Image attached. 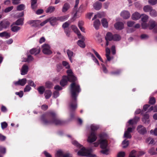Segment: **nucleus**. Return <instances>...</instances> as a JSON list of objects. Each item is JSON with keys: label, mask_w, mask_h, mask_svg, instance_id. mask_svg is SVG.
<instances>
[{"label": "nucleus", "mask_w": 157, "mask_h": 157, "mask_svg": "<svg viewBox=\"0 0 157 157\" xmlns=\"http://www.w3.org/2000/svg\"><path fill=\"white\" fill-rule=\"evenodd\" d=\"M70 6L69 4L67 3H65L63 7L62 11L64 13L66 12L70 8Z\"/></svg>", "instance_id": "4be33fe9"}, {"label": "nucleus", "mask_w": 157, "mask_h": 157, "mask_svg": "<svg viewBox=\"0 0 157 157\" xmlns=\"http://www.w3.org/2000/svg\"><path fill=\"white\" fill-rule=\"evenodd\" d=\"M93 25L94 27L96 29H98L99 26L100 25V21L98 19L95 20L94 22Z\"/></svg>", "instance_id": "393cba45"}, {"label": "nucleus", "mask_w": 157, "mask_h": 157, "mask_svg": "<svg viewBox=\"0 0 157 157\" xmlns=\"http://www.w3.org/2000/svg\"><path fill=\"white\" fill-rule=\"evenodd\" d=\"M148 153L151 155H154L156 154L155 149L154 148H151L148 151Z\"/></svg>", "instance_id": "09e8293b"}, {"label": "nucleus", "mask_w": 157, "mask_h": 157, "mask_svg": "<svg viewBox=\"0 0 157 157\" xmlns=\"http://www.w3.org/2000/svg\"><path fill=\"white\" fill-rule=\"evenodd\" d=\"M65 154L63 151L59 150L57 151L55 155L56 157H62Z\"/></svg>", "instance_id": "a878e982"}, {"label": "nucleus", "mask_w": 157, "mask_h": 157, "mask_svg": "<svg viewBox=\"0 0 157 157\" xmlns=\"http://www.w3.org/2000/svg\"><path fill=\"white\" fill-rule=\"evenodd\" d=\"M28 23L31 26L33 27H37L40 23L39 20H31L28 21Z\"/></svg>", "instance_id": "ddd939ff"}, {"label": "nucleus", "mask_w": 157, "mask_h": 157, "mask_svg": "<svg viewBox=\"0 0 157 157\" xmlns=\"http://www.w3.org/2000/svg\"><path fill=\"white\" fill-rule=\"evenodd\" d=\"M148 2L151 5H155L157 3V0H149Z\"/></svg>", "instance_id": "bf43d9fd"}, {"label": "nucleus", "mask_w": 157, "mask_h": 157, "mask_svg": "<svg viewBox=\"0 0 157 157\" xmlns=\"http://www.w3.org/2000/svg\"><path fill=\"white\" fill-rule=\"evenodd\" d=\"M45 85L46 87L49 88L52 86L53 84L51 82L48 81L46 82Z\"/></svg>", "instance_id": "052dcab7"}, {"label": "nucleus", "mask_w": 157, "mask_h": 157, "mask_svg": "<svg viewBox=\"0 0 157 157\" xmlns=\"http://www.w3.org/2000/svg\"><path fill=\"white\" fill-rule=\"evenodd\" d=\"M121 16L123 18L127 19L130 17V14L128 11L124 10L121 13Z\"/></svg>", "instance_id": "f8f14e48"}, {"label": "nucleus", "mask_w": 157, "mask_h": 157, "mask_svg": "<svg viewBox=\"0 0 157 157\" xmlns=\"http://www.w3.org/2000/svg\"><path fill=\"white\" fill-rule=\"evenodd\" d=\"M151 134L157 136V128H155L154 130H151L150 131Z\"/></svg>", "instance_id": "e2e57ef3"}, {"label": "nucleus", "mask_w": 157, "mask_h": 157, "mask_svg": "<svg viewBox=\"0 0 157 157\" xmlns=\"http://www.w3.org/2000/svg\"><path fill=\"white\" fill-rule=\"evenodd\" d=\"M67 52L69 59L70 61L72 63V57L73 56V53L72 51L69 50H67Z\"/></svg>", "instance_id": "7c9ffc66"}, {"label": "nucleus", "mask_w": 157, "mask_h": 157, "mask_svg": "<svg viewBox=\"0 0 157 157\" xmlns=\"http://www.w3.org/2000/svg\"><path fill=\"white\" fill-rule=\"evenodd\" d=\"M124 24L122 22H117L114 25L115 28L119 30H121L124 28Z\"/></svg>", "instance_id": "f3484780"}, {"label": "nucleus", "mask_w": 157, "mask_h": 157, "mask_svg": "<svg viewBox=\"0 0 157 157\" xmlns=\"http://www.w3.org/2000/svg\"><path fill=\"white\" fill-rule=\"evenodd\" d=\"M65 32L67 36L69 37L70 35V31L68 29H64Z\"/></svg>", "instance_id": "0e129e2a"}, {"label": "nucleus", "mask_w": 157, "mask_h": 157, "mask_svg": "<svg viewBox=\"0 0 157 157\" xmlns=\"http://www.w3.org/2000/svg\"><path fill=\"white\" fill-rule=\"evenodd\" d=\"M99 137L100 139L98 140V141L94 143V146L95 147H98L99 144L101 145V142L102 140L101 139L107 140V139L108 138V136L105 133L100 134Z\"/></svg>", "instance_id": "0eeeda50"}, {"label": "nucleus", "mask_w": 157, "mask_h": 157, "mask_svg": "<svg viewBox=\"0 0 157 157\" xmlns=\"http://www.w3.org/2000/svg\"><path fill=\"white\" fill-rule=\"evenodd\" d=\"M13 9V6H11L10 7H8L5 9L4 10V12L5 13H8L11 11Z\"/></svg>", "instance_id": "6e6d98bb"}, {"label": "nucleus", "mask_w": 157, "mask_h": 157, "mask_svg": "<svg viewBox=\"0 0 157 157\" xmlns=\"http://www.w3.org/2000/svg\"><path fill=\"white\" fill-rule=\"evenodd\" d=\"M129 145V142L128 140H124L122 142V147L123 148H125L127 147Z\"/></svg>", "instance_id": "58836bf2"}, {"label": "nucleus", "mask_w": 157, "mask_h": 157, "mask_svg": "<svg viewBox=\"0 0 157 157\" xmlns=\"http://www.w3.org/2000/svg\"><path fill=\"white\" fill-rule=\"evenodd\" d=\"M40 52V50L39 48H33L31 49L30 51L31 54L34 55H36L39 54Z\"/></svg>", "instance_id": "412c9836"}, {"label": "nucleus", "mask_w": 157, "mask_h": 157, "mask_svg": "<svg viewBox=\"0 0 157 157\" xmlns=\"http://www.w3.org/2000/svg\"><path fill=\"white\" fill-rule=\"evenodd\" d=\"M37 90L40 94H42L44 90V86H40L38 88Z\"/></svg>", "instance_id": "de8ad7c7"}, {"label": "nucleus", "mask_w": 157, "mask_h": 157, "mask_svg": "<svg viewBox=\"0 0 157 157\" xmlns=\"http://www.w3.org/2000/svg\"><path fill=\"white\" fill-rule=\"evenodd\" d=\"M135 128V127H133L132 128H128L126 131H125L124 137L128 138H131V136L130 133L132 132V130Z\"/></svg>", "instance_id": "1a4fd4ad"}, {"label": "nucleus", "mask_w": 157, "mask_h": 157, "mask_svg": "<svg viewBox=\"0 0 157 157\" xmlns=\"http://www.w3.org/2000/svg\"><path fill=\"white\" fill-rule=\"evenodd\" d=\"M93 13H88L86 15L87 18L89 19H90L91 17L93 16Z\"/></svg>", "instance_id": "69168bd1"}, {"label": "nucleus", "mask_w": 157, "mask_h": 157, "mask_svg": "<svg viewBox=\"0 0 157 157\" xmlns=\"http://www.w3.org/2000/svg\"><path fill=\"white\" fill-rule=\"evenodd\" d=\"M69 15H68L63 16L57 17L58 21H63L67 19L69 17Z\"/></svg>", "instance_id": "c756f323"}, {"label": "nucleus", "mask_w": 157, "mask_h": 157, "mask_svg": "<svg viewBox=\"0 0 157 157\" xmlns=\"http://www.w3.org/2000/svg\"><path fill=\"white\" fill-rule=\"evenodd\" d=\"M62 64L66 68H69L70 67L69 63L65 61H63L62 62Z\"/></svg>", "instance_id": "864d4df0"}, {"label": "nucleus", "mask_w": 157, "mask_h": 157, "mask_svg": "<svg viewBox=\"0 0 157 157\" xmlns=\"http://www.w3.org/2000/svg\"><path fill=\"white\" fill-rule=\"evenodd\" d=\"M70 24V23H69L68 22H66L63 25L62 27L65 29V28L68 27Z\"/></svg>", "instance_id": "774afa93"}, {"label": "nucleus", "mask_w": 157, "mask_h": 157, "mask_svg": "<svg viewBox=\"0 0 157 157\" xmlns=\"http://www.w3.org/2000/svg\"><path fill=\"white\" fill-rule=\"evenodd\" d=\"M137 129L138 132L141 134H144L146 132V128L141 125L138 126Z\"/></svg>", "instance_id": "dca6fc26"}, {"label": "nucleus", "mask_w": 157, "mask_h": 157, "mask_svg": "<svg viewBox=\"0 0 157 157\" xmlns=\"http://www.w3.org/2000/svg\"><path fill=\"white\" fill-rule=\"evenodd\" d=\"M141 15L137 12H135L132 15V18L134 20H137L139 19L141 17Z\"/></svg>", "instance_id": "aec40b11"}, {"label": "nucleus", "mask_w": 157, "mask_h": 157, "mask_svg": "<svg viewBox=\"0 0 157 157\" xmlns=\"http://www.w3.org/2000/svg\"><path fill=\"white\" fill-rule=\"evenodd\" d=\"M152 9V8L151 6L148 5H146L144 7L143 10L145 12H150V11Z\"/></svg>", "instance_id": "4c0bfd02"}, {"label": "nucleus", "mask_w": 157, "mask_h": 157, "mask_svg": "<svg viewBox=\"0 0 157 157\" xmlns=\"http://www.w3.org/2000/svg\"><path fill=\"white\" fill-rule=\"evenodd\" d=\"M149 116L147 114H145L142 119V121L143 122L145 123H148L149 122Z\"/></svg>", "instance_id": "cd10ccee"}, {"label": "nucleus", "mask_w": 157, "mask_h": 157, "mask_svg": "<svg viewBox=\"0 0 157 157\" xmlns=\"http://www.w3.org/2000/svg\"><path fill=\"white\" fill-rule=\"evenodd\" d=\"M149 103L151 104H154L155 102V99L154 97H151L150 98Z\"/></svg>", "instance_id": "13d9d810"}, {"label": "nucleus", "mask_w": 157, "mask_h": 157, "mask_svg": "<svg viewBox=\"0 0 157 157\" xmlns=\"http://www.w3.org/2000/svg\"><path fill=\"white\" fill-rule=\"evenodd\" d=\"M125 155V153L124 151H120L117 154L118 157H124Z\"/></svg>", "instance_id": "5fc2aeb1"}, {"label": "nucleus", "mask_w": 157, "mask_h": 157, "mask_svg": "<svg viewBox=\"0 0 157 157\" xmlns=\"http://www.w3.org/2000/svg\"><path fill=\"white\" fill-rule=\"evenodd\" d=\"M25 8V6L24 4H20L17 6V10H22Z\"/></svg>", "instance_id": "37998d69"}, {"label": "nucleus", "mask_w": 157, "mask_h": 157, "mask_svg": "<svg viewBox=\"0 0 157 157\" xmlns=\"http://www.w3.org/2000/svg\"><path fill=\"white\" fill-rule=\"evenodd\" d=\"M156 23L153 20L150 21L149 22L148 28L150 29H152L155 26Z\"/></svg>", "instance_id": "2f4dec72"}, {"label": "nucleus", "mask_w": 157, "mask_h": 157, "mask_svg": "<svg viewBox=\"0 0 157 157\" xmlns=\"http://www.w3.org/2000/svg\"><path fill=\"white\" fill-rule=\"evenodd\" d=\"M52 92L49 90H46L44 93V95L46 99L49 98L51 96Z\"/></svg>", "instance_id": "e433bc0d"}, {"label": "nucleus", "mask_w": 157, "mask_h": 157, "mask_svg": "<svg viewBox=\"0 0 157 157\" xmlns=\"http://www.w3.org/2000/svg\"><path fill=\"white\" fill-rule=\"evenodd\" d=\"M85 10L84 6L83 5H81L79 8L78 11L79 12L82 13Z\"/></svg>", "instance_id": "8fccbe9b"}, {"label": "nucleus", "mask_w": 157, "mask_h": 157, "mask_svg": "<svg viewBox=\"0 0 157 157\" xmlns=\"http://www.w3.org/2000/svg\"><path fill=\"white\" fill-rule=\"evenodd\" d=\"M23 20L24 19L23 18H20L16 22V24L17 25H22L23 23Z\"/></svg>", "instance_id": "a19ab883"}, {"label": "nucleus", "mask_w": 157, "mask_h": 157, "mask_svg": "<svg viewBox=\"0 0 157 157\" xmlns=\"http://www.w3.org/2000/svg\"><path fill=\"white\" fill-rule=\"evenodd\" d=\"M48 19L49 22L52 26H55L58 24V19L57 17H52Z\"/></svg>", "instance_id": "9d476101"}, {"label": "nucleus", "mask_w": 157, "mask_h": 157, "mask_svg": "<svg viewBox=\"0 0 157 157\" xmlns=\"http://www.w3.org/2000/svg\"><path fill=\"white\" fill-rule=\"evenodd\" d=\"M151 111H153L154 112H157V105L154 107L151 106L148 110V112H150Z\"/></svg>", "instance_id": "79ce46f5"}, {"label": "nucleus", "mask_w": 157, "mask_h": 157, "mask_svg": "<svg viewBox=\"0 0 157 157\" xmlns=\"http://www.w3.org/2000/svg\"><path fill=\"white\" fill-rule=\"evenodd\" d=\"M99 128L98 125H95L94 124H92L90 125V129L91 132H94L95 130H97Z\"/></svg>", "instance_id": "c9c22d12"}, {"label": "nucleus", "mask_w": 157, "mask_h": 157, "mask_svg": "<svg viewBox=\"0 0 157 157\" xmlns=\"http://www.w3.org/2000/svg\"><path fill=\"white\" fill-rule=\"evenodd\" d=\"M93 6L95 10H99L101 8L102 4L100 2H97L94 4Z\"/></svg>", "instance_id": "a211bd4d"}, {"label": "nucleus", "mask_w": 157, "mask_h": 157, "mask_svg": "<svg viewBox=\"0 0 157 157\" xmlns=\"http://www.w3.org/2000/svg\"><path fill=\"white\" fill-rule=\"evenodd\" d=\"M150 14L151 16L153 17H155L157 15V13L155 10L152 9L150 11Z\"/></svg>", "instance_id": "a18cd8bd"}, {"label": "nucleus", "mask_w": 157, "mask_h": 157, "mask_svg": "<svg viewBox=\"0 0 157 157\" xmlns=\"http://www.w3.org/2000/svg\"><path fill=\"white\" fill-rule=\"evenodd\" d=\"M146 141L148 144H152L153 143L154 140L152 139L149 138L147 139Z\"/></svg>", "instance_id": "603ef678"}, {"label": "nucleus", "mask_w": 157, "mask_h": 157, "mask_svg": "<svg viewBox=\"0 0 157 157\" xmlns=\"http://www.w3.org/2000/svg\"><path fill=\"white\" fill-rule=\"evenodd\" d=\"M104 14L105 13L104 12H100L98 13L97 14L94 16L93 18L92 19V20H94L98 18H101L103 16Z\"/></svg>", "instance_id": "b1692460"}, {"label": "nucleus", "mask_w": 157, "mask_h": 157, "mask_svg": "<svg viewBox=\"0 0 157 157\" xmlns=\"http://www.w3.org/2000/svg\"><path fill=\"white\" fill-rule=\"evenodd\" d=\"M105 39L107 41L112 40L113 39V35L111 33H108L106 34Z\"/></svg>", "instance_id": "bb28decb"}, {"label": "nucleus", "mask_w": 157, "mask_h": 157, "mask_svg": "<svg viewBox=\"0 0 157 157\" xmlns=\"http://www.w3.org/2000/svg\"><path fill=\"white\" fill-rule=\"evenodd\" d=\"M106 51V56L108 61H110L111 60V57L109 55L110 54V50L109 48H106L105 49Z\"/></svg>", "instance_id": "72a5a7b5"}, {"label": "nucleus", "mask_w": 157, "mask_h": 157, "mask_svg": "<svg viewBox=\"0 0 157 157\" xmlns=\"http://www.w3.org/2000/svg\"><path fill=\"white\" fill-rule=\"evenodd\" d=\"M121 39L120 36L117 34H115L113 35V40L114 41L119 40Z\"/></svg>", "instance_id": "c03bdc74"}, {"label": "nucleus", "mask_w": 157, "mask_h": 157, "mask_svg": "<svg viewBox=\"0 0 157 157\" xmlns=\"http://www.w3.org/2000/svg\"><path fill=\"white\" fill-rule=\"evenodd\" d=\"M78 38L80 39L77 41L78 45L81 48H84L86 46V45L84 41L85 40V38L84 36L81 35L78 36Z\"/></svg>", "instance_id": "6e6552de"}, {"label": "nucleus", "mask_w": 157, "mask_h": 157, "mask_svg": "<svg viewBox=\"0 0 157 157\" xmlns=\"http://www.w3.org/2000/svg\"><path fill=\"white\" fill-rule=\"evenodd\" d=\"M10 36V34L6 32L0 33V37H5L6 38H8Z\"/></svg>", "instance_id": "473e14b6"}, {"label": "nucleus", "mask_w": 157, "mask_h": 157, "mask_svg": "<svg viewBox=\"0 0 157 157\" xmlns=\"http://www.w3.org/2000/svg\"><path fill=\"white\" fill-rule=\"evenodd\" d=\"M42 52L44 54L50 55L52 53L50 49V47L48 44H44L42 45Z\"/></svg>", "instance_id": "423d86ee"}, {"label": "nucleus", "mask_w": 157, "mask_h": 157, "mask_svg": "<svg viewBox=\"0 0 157 157\" xmlns=\"http://www.w3.org/2000/svg\"><path fill=\"white\" fill-rule=\"evenodd\" d=\"M148 18V16L146 15H143L141 18L142 21L143 22H145L147 21Z\"/></svg>", "instance_id": "3c124183"}, {"label": "nucleus", "mask_w": 157, "mask_h": 157, "mask_svg": "<svg viewBox=\"0 0 157 157\" xmlns=\"http://www.w3.org/2000/svg\"><path fill=\"white\" fill-rule=\"evenodd\" d=\"M9 22L7 21H2L0 23V31L3 29L6 28L9 25Z\"/></svg>", "instance_id": "4468645a"}, {"label": "nucleus", "mask_w": 157, "mask_h": 157, "mask_svg": "<svg viewBox=\"0 0 157 157\" xmlns=\"http://www.w3.org/2000/svg\"><path fill=\"white\" fill-rule=\"evenodd\" d=\"M101 24L104 27H108V22L106 18H102L101 20Z\"/></svg>", "instance_id": "5701e85b"}, {"label": "nucleus", "mask_w": 157, "mask_h": 157, "mask_svg": "<svg viewBox=\"0 0 157 157\" xmlns=\"http://www.w3.org/2000/svg\"><path fill=\"white\" fill-rule=\"evenodd\" d=\"M2 128L3 129L6 128L7 126V124L6 122H4L1 124Z\"/></svg>", "instance_id": "338daca9"}, {"label": "nucleus", "mask_w": 157, "mask_h": 157, "mask_svg": "<svg viewBox=\"0 0 157 157\" xmlns=\"http://www.w3.org/2000/svg\"><path fill=\"white\" fill-rule=\"evenodd\" d=\"M28 71V67L26 65H24L22 67L21 70V74L22 75H24L26 74Z\"/></svg>", "instance_id": "2eb2a0df"}, {"label": "nucleus", "mask_w": 157, "mask_h": 157, "mask_svg": "<svg viewBox=\"0 0 157 157\" xmlns=\"http://www.w3.org/2000/svg\"><path fill=\"white\" fill-rule=\"evenodd\" d=\"M139 120V118L138 117H135L134 119L130 120L128 121L126 124V126H128V124L132 125L134 124H136Z\"/></svg>", "instance_id": "6ab92c4d"}, {"label": "nucleus", "mask_w": 157, "mask_h": 157, "mask_svg": "<svg viewBox=\"0 0 157 157\" xmlns=\"http://www.w3.org/2000/svg\"><path fill=\"white\" fill-rule=\"evenodd\" d=\"M91 57L92 58V59L98 65H99V64L98 63V60L95 58L94 56L93 55V54H91Z\"/></svg>", "instance_id": "680f3d73"}, {"label": "nucleus", "mask_w": 157, "mask_h": 157, "mask_svg": "<svg viewBox=\"0 0 157 157\" xmlns=\"http://www.w3.org/2000/svg\"><path fill=\"white\" fill-rule=\"evenodd\" d=\"M55 10L54 6H50L46 10V12L47 13H52Z\"/></svg>", "instance_id": "f704fd0d"}, {"label": "nucleus", "mask_w": 157, "mask_h": 157, "mask_svg": "<svg viewBox=\"0 0 157 157\" xmlns=\"http://www.w3.org/2000/svg\"><path fill=\"white\" fill-rule=\"evenodd\" d=\"M72 30L78 35V36L81 35L77 27L74 25H72L71 26Z\"/></svg>", "instance_id": "c85d7f7f"}, {"label": "nucleus", "mask_w": 157, "mask_h": 157, "mask_svg": "<svg viewBox=\"0 0 157 157\" xmlns=\"http://www.w3.org/2000/svg\"><path fill=\"white\" fill-rule=\"evenodd\" d=\"M97 139L96 134L94 132H91L88 136L87 141L89 143L94 142Z\"/></svg>", "instance_id": "39448f33"}, {"label": "nucleus", "mask_w": 157, "mask_h": 157, "mask_svg": "<svg viewBox=\"0 0 157 157\" xmlns=\"http://www.w3.org/2000/svg\"><path fill=\"white\" fill-rule=\"evenodd\" d=\"M102 140L101 142V147L102 149L101 152L102 153L108 155L109 154L110 151L108 147L107 140L101 139Z\"/></svg>", "instance_id": "20e7f679"}, {"label": "nucleus", "mask_w": 157, "mask_h": 157, "mask_svg": "<svg viewBox=\"0 0 157 157\" xmlns=\"http://www.w3.org/2000/svg\"><path fill=\"white\" fill-rule=\"evenodd\" d=\"M136 151L135 150H132L130 153L129 157H136L135 156L136 154Z\"/></svg>", "instance_id": "4d7b16f0"}, {"label": "nucleus", "mask_w": 157, "mask_h": 157, "mask_svg": "<svg viewBox=\"0 0 157 157\" xmlns=\"http://www.w3.org/2000/svg\"><path fill=\"white\" fill-rule=\"evenodd\" d=\"M71 143L73 145L80 149L77 152L78 155L88 157H94L95 156V155L92 153V150L86 149L75 140L73 139Z\"/></svg>", "instance_id": "f03ea898"}, {"label": "nucleus", "mask_w": 157, "mask_h": 157, "mask_svg": "<svg viewBox=\"0 0 157 157\" xmlns=\"http://www.w3.org/2000/svg\"><path fill=\"white\" fill-rule=\"evenodd\" d=\"M20 29L21 28L17 26H13L12 27L11 30L13 32H16L20 30Z\"/></svg>", "instance_id": "ea45409f"}, {"label": "nucleus", "mask_w": 157, "mask_h": 157, "mask_svg": "<svg viewBox=\"0 0 157 157\" xmlns=\"http://www.w3.org/2000/svg\"><path fill=\"white\" fill-rule=\"evenodd\" d=\"M67 73L68 76H63L62 80L60 82V84L62 86H64L67 85L68 81H75L76 79V78L74 75L71 69L67 70Z\"/></svg>", "instance_id": "7ed1b4c3"}, {"label": "nucleus", "mask_w": 157, "mask_h": 157, "mask_svg": "<svg viewBox=\"0 0 157 157\" xmlns=\"http://www.w3.org/2000/svg\"><path fill=\"white\" fill-rule=\"evenodd\" d=\"M70 90L71 94V100L69 104V106L70 109L73 110L77 108L76 98L81 90L78 84L73 82L71 85Z\"/></svg>", "instance_id": "f257e3e1"}, {"label": "nucleus", "mask_w": 157, "mask_h": 157, "mask_svg": "<svg viewBox=\"0 0 157 157\" xmlns=\"http://www.w3.org/2000/svg\"><path fill=\"white\" fill-rule=\"evenodd\" d=\"M26 78H23L19 80L18 81L14 82L13 83L15 85H20L23 86L26 84Z\"/></svg>", "instance_id": "9b49d317"}, {"label": "nucleus", "mask_w": 157, "mask_h": 157, "mask_svg": "<svg viewBox=\"0 0 157 157\" xmlns=\"http://www.w3.org/2000/svg\"><path fill=\"white\" fill-rule=\"evenodd\" d=\"M93 52L95 54L97 57L102 62H103V60L95 50H93Z\"/></svg>", "instance_id": "49530a36"}]
</instances>
